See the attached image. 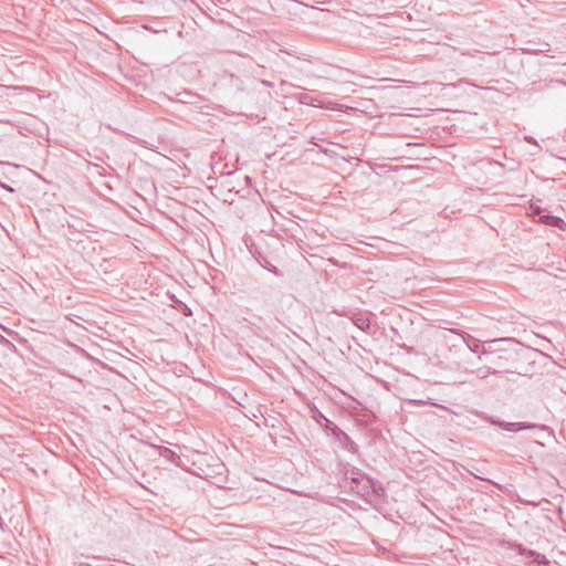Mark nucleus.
I'll list each match as a JSON object with an SVG mask.
<instances>
[{
    "label": "nucleus",
    "instance_id": "nucleus-17",
    "mask_svg": "<svg viewBox=\"0 0 566 566\" xmlns=\"http://www.w3.org/2000/svg\"><path fill=\"white\" fill-rule=\"evenodd\" d=\"M475 478L482 481H485V478L480 476L479 474H475Z\"/></svg>",
    "mask_w": 566,
    "mask_h": 566
},
{
    "label": "nucleus",
    "instance_id": "nucleus-12",
    "mask_svg": "<svg viewBox=\"0 0 566 566\" xmlns=\"http://www.w3.org/2000/svg\"><path fill=\"white\" fill-rule=\"evenodd\" d=\"M271 271H272L274 274L279 275V271H277V269H276L275 266L271 268Z\"/></svg>",
    "mask_w": 566,
    "mask_h": 566
},
{
    "label": "nucleus",
    "instance_id": "nucleus-19",
    "mask_svg": "<svg viewBox=\"0 0 566 566\" xmlns=\"http://www.w3.org/2000/svg\"><path fill=\"white\" fill-rule=\"evenodd\" d=\"M185 314L186 315L191 314V311L185 310Z\"/></svg>",
    "mask_w": 566,
    "mask_h": 566
},
{
    "label": "nucleus",
    "instance_id": "nucleus-13",
    "mask_svg": "<svg viewBox=\"0 0 566 566\" xmlns=\"http://www.w3.org/2000/svg\"><path fill=\"white\" fill-rule=\"evenodd\" d=\"M497 342H499L497 339H493V340H489L486 343L491 346L492 344H496Z\"/></svg>",
    "mask_w": 566,
    "mask_h": 566
},
{
    "label": "nucleus",
    "instance_id": "nucleus-2",
    "mask_svg": "<svg viewBox=\"0 0 566 566\" xmlns=\"http://www.w3.org/2000/svg\"><path fill=\"white\" fill-rule=\"evenodd\" d=\"M489 421H490V423L497 426V427L502 428L503 430L512 431V432L527 430V429H534V428H543L542 426H537V424L531 423V422H506V421L494 419V418H490Z\"/></svg>",
    "mask_w": 566,
    "mask_h": 566
},
{
    "label": "nucleus",
    "instance_id": "nucleus-9",
    "mask_svg": "<svg viewBox=\"0 0 566 566\" xmlns=\"http://www.w3.org/2000/svg\"><path fill=\"white\" fill-rule=\"evenodd\" d=\"M313 418L318 422V423H322V421L324 420L326 423H329L331 421L319 411V410H316Z\"/></svg>",
    "mask_w": 566,
    "mask_h": 566
},
{
    "label": "nucleus",
    "instance_id": "nucleus-16",
    "mask_svg": "<svg viewBox=\"0 0 566 566\" xmlns=\"http://www.w3.org/2000/svg\"><path fill=\"white\" fill-rule=\"evenodd\" d=\"M475 478L482 481H485V478L480 476L479 474H475Z\"/></svg>",
    "mask_w": 566,
    "mask_h": 566
},
{
    "label": "nucleus",
    "instance_id": "nucleus-4",
    "mask_svg": "<svg viewBox=\"0 0 566 566\" xmlns=\"http://www.w3.org/2000/svg\"><path fill=\"white\" fill-rule=\"evenodd\" d=\"M348 317L363 332H367L370 328V319L367 314L350 312Z\"/></svg>",
    "mask_w": 566,
    "mask_h": 566
},
{
    "label": "nucleus",
    "instance_id": "nucleus-18",
    "mask_svg": "<svg viewBox=\"0 0 566 566\" xmlns=\"http://www.w3.org/2000/svg\"><path fill=\"white\" fill-rule=\"evenodd\" d=\"M475 478L482 481H485V478L480 476L479 474H475Z\"/></svg>",
    "mask_w": 566,
    "mask_h": 566
},
{
    "label": "nucleus",
    "instance_id": "nucleus-3",
    "mask_svg": "<svg viewBox=\"0 0 566 566\" xmlns=\"http://www.w3.org/2000/svg\"><path fill=\"white\" fill-rule=\"evenodd\" d=\"M450 332L461 336L463 342L467 344L468 348L473 353L481 354L482 348H485L481 340L474 338L470 334H467L459 329H450Z\"/></svg>",
    "mask_w": 566,
    "mask_h": 566
},
{
    "label": "nucleus",
    "instance_id": "nucleus-10",
    "mask_svg": "<svg viewBox=\"0 0 566 566\" xmlns=\"http://www.w3.org/2000/svg\"><path fill=\"white\" fill-rule=\"evenodd\" d=\"M525 140H526L527 143H530V144H537V143H536V140H535V138H534V137H532V136H526V137H525Z\"/></svg>",
    "mask_w": 566,
    "mask_h": 566
},
{
    "label": "nucleus",
    "instance_id": "nucleus-1",
    "mask_svg": "<svg viewBox=\"0 0 566 566\" xmlns=\"http://www.w3.org/2000/svg\"><path fill=\"white\" fill-rule=\"evenodd\" d=\"M478 359L489 365L488 370L480 375L481 378H485L489 374L511 373L514 367L515 355L513 352L505 349L482 348Z\"/></svg>",
    "mask_w": 566,
    "mask_h": 566
},
{
    "label": "nucleus",
    "instance_id": "nucleus-8",
    "mask_svg": "<svg viewBox=\"0 0 566 566\" xmlns=\"http://www.w3.org/2000/svg\"><path fill=\"white\" fill-rule=\"evenodd\" d=\"M298 101H300V103L305 104V105H316L315 102H317L315 98H313L312 96H310L306 93L300 94Z\"/></svg>",
    "mask_w": 566,
    "mask_h": 566
},
{
    "label": "nucleus",
    "instance_id": "nucleus-5",
    "mask_svg": "<svg viewBox=\"0 0 566 566\" xmlns=\"http://www.w3.org/2000/svg\"><path fill=\"white\" fill-rule=\"evenodd\" d=\"M517 551H518V554L525 556L526 558L532 559L533 562H535L539 565H546L548 563L545 555L537 553L535 551L525 548L522 545H518Z\"/></svg>",
    "mask_w": 566,
    "mask_h": 566
},
{
    "label": "nucleus",
    "instance_id": "nucleus-20",
    "mask_svg": "<svg viewBox=\"0 0 566 566\" xmlns=\"http://www.w3.org/2000/svg\"><path fill=\"white\" fill-rule=\"evenodd\" d=\"M185 314L186 315L191 314V311L185 310Z\"/></svg>",
    "mask_w": 566,
    "mask_h": 566
},
{
    "label": "nucleus",
    "instance_id": "nucleus-11",
    "mask_svg": "<svg viewBox=\"0 0 566 566\" xmlns=\"http://www.w3.org/2000/svg\"><path fill=\"white\" fill-rule=\"evenodd\" d=\"M336 429H337V430H338V431L344 436V438H345L346 440H349V437H348L345 432L340 431L338 428H336Z\"/></svg>",
    "mask_w": 566,
    "mask_h": 566
},
{
    "label": "nucleus",
    "instance_id": "nucleus-15",
    "mask_svg": "<svg viewBox=\"0 0 566 566\" xmlns=\"http://www.w3.org/2000/svg\"><path fill=\"white\" fill-rule=\"evenodd\" d=\"M475 478L482 481H485V478L480 476L479 474H475Z\"/></svg>",
    "mask_w": 566,
    "mask_h": 566
},
{
    "label": "nucleus",
    "instance_id": "nucleus-14",
    "mask_svg": "<svg viewBox=\"0 0 566 566\" xmlns=\"http://www.w3.org/2000/svg\"><path fill=\"white\" fill-rule=\"evenodd\" d=\"M262 83H263L264 85H266V86H272V84H271L270 82H268V81H262Z\"/></svg>",
    "mask_w": 566,
    "mask_h": 566
},
{
    "label": "nucleus",
    "instance_id": "nucleus-7",
    "mask_svg": "<svg viewBox=\"0 0 566 566\" xmlns=\"http://www.w3.org/2000/svg\"><path fill=\"white\" fill-rule=\"evenodd\" d=\"M78 558L80 566H104L101 563L106 560V558L101 556H86L84 554H81Z\"/></svg>",
    "mask_w": 566,
    "mask_h": 566
},
{
    "label": "nucleus",
    "instance_id": "nucleus-6",
    "mask_svg": "<svg viewBox=\"0 0 566 566\" xmlns=\"http://www.w3.org/2000/svg\"><path fill=\"white\" fill-rule=\"evenodd\" d=\"M538 221L543 224L558 228L560 230H564L566 228L565 221L562 218L556 217V216L542 214V216H539Z\"/></svg>",
    "mask_w": 566,
    "mask_h": 566
}]
</instances>
